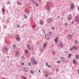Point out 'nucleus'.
Wrapping results in <instances>:
<instances>
[{
	"instance_id": "obj_1",
	"label": "nucleus",
	"mask_w": 79,
	"mask_h": 79,
	"mask_svg": "<svg viewBox=\"0 0 79 79\" xmlns=\"http://www.w3.org/2000/svg\"><path fill=\"white\" fill-rule=\"evenodd\" d=\"M31 60L32 61V62L33 63V64H37V62H36L35 60H34L33 58H31Z\"/></svg>"
},
{
	"instance_id": "obj_2",
	"label": "nucleus",
	"mask_w": 79,
	"mask_h": 79,
	"mask_svg": "<svg viewBox=\"0 0 79 79\" xmlns=\"http://www.w3.org/2000/svg\"><path fill=\"white\" fill-rule=\"evenodd\" d=\"M75 20L76 21L77 23L79 24V19L77 17H75Z\"/></svg>"
},
{
	"instance_id": "obj_3",
	"label": "nucleus",
	"mask_w": 79,
	"mask_h": 79,
	"mask_svg": "<svg viewBox=\"0 0 79 79\" xmlns=\"http://www.w3.org/2000/svg\"><path fill=\"white\" fill-rule=\"evenodd\" d=\"M74 4L72 3L71 5V9H74Z\"/></svg>"
},
{
	"instance_id": "obj_4",
	"label": "nucleus",
	"mask_w": 79,
	"mask_h": 79,
	"mask_svg": "<svg viewBox=\"0 0 79 79\" xmlns=\"http://www.w3.org/2000/svg\"><path fill=\"white\" fill-rule=\"evenodd\" d=\"M24 70L25 72L27 73V72H28V71H29V69H28V68H25Z\"/></svg>"
},
{
	"instance_id": "obj_5",
	"label": "nucleus",
	"mask_w": 79,
	"mask_h": 79,
	"mask_svg": "<svg viewBox=\"0 0 79 79\" xmlns=\"http://www.w3.org/2000/svg\"><path fill=\"white\" fill-rule=\"evenodd\" d=\"M16 39H17V41H19L20 40L19 37V36L18 35L16 36Z\"/></svg>"
},
{
	"instance_id": "obj_6",
	"label": "nucleus",
	"mask_w": 79,
	"mask_h": 79,
	"mask_svg": "<svg viewBox=\"0 0 79 79\" xmlns=\"http://www.w3.org/2000/svg\"><path fill=\"white\" fill-rule=\"evenodd\" d=\"M68 38L69 39H71L72 38V36L71 34H69L68 35Z\"/></svg>"
},
{
	"instance_id": "obj_7",
	"label": "nucleus",
	"mask_w": 79,
	"mask_h": 79,
	"mask_svg": "<svg viewBox=\"0 0 79 79\" xmlns=\"http://www.w3.org/2000/svg\"><path fill=\"white\" fill-rule=\"evenodd\" d=\"M16 56H19V52L18 51H17L16 52Z\"/></svg>"
},
{
	"instance_id": "obj_8",
	"label": "nucleus",
	"mask_w": 79,
	"mask_h": 79,
	"mask_svg": "<svg viewBox=\"0 0 79 79\" xmlns=\"http://www.w3.org/2000/svg\"><path fill=\"white\" fill-rule=\"evenodd\" d=\"M52 21V19H49L48 20V23H50Z\"/></svg>"
},
{
	"instance_id": "obj_9",
	"label": "nucleus",
	"mask_w": 79,
	"mask_h": 79,
	"mask_svg": "<svg viewBox=\"0 0 79 79\" xmlns=\"http://www.w3.org/2000/svg\"><path fill=\"white\" fill-rule=\"evenodd\" d=\"M72 18V17L71 16V15H69V20H71V19Z\"/></svg>"
},
{
	"instance_id": "obj_10",
	"label": "nucleus",
	"mask_w": 79,
	"mask_h": 79,
	"mask_svg": "<svg viewBox=\"0 0 79 79\" xmlns=\"http://www.w3.org/2000/svg\"><path fill=\"white\" fill-rule=\"evenodd\" d=\"M75 57L77 59V60H79V55H76L75 56Z\"/></svg>"
},
{
	"instance_id": "obj_11",
	"label": "nucleus",
	"mask_w": 79,
	"mask_h": 79,
	"mask_svg": "<svg viewBox=\"0 0 79 79\" xmlns=\"http://www.w3.org/2000/svg\"><path fill=\"white\" fill-rule=\"evenodd\" d=\"M46 39H50L49 37H48V35H46Z\"/></svg>"
},
{
	"instance_id": "obj_12",
	"label": "nucleus",
	"mask_w": 79,
	"mask_h": 79,
	"mask_svg": "<svg viewBox=\"0 0 79 79\" xmlns=\"http://www.w3.org/2000/svg\"><path fill=\"white\" fill-rule=\"evenodd\" d=\"M46 43H44L43 44V47L44 48H45V47H46Z\"/></svg>"
},
{
	"instance_id": "obj_13",
	"label": "nucleus",
	"mask_w": 79,
	"mask_h": 79,
	"mask_svg": "<svg viewBox=\"0 0 79 79\" xmlns=\"http://www.w3.org/2000/svg\"><path fill=\"white\" fill-rule=\"evenodd\" d=\"M25 11H26L27 13H29V10L27 9L26 10H25Z\"/></svg>"
},
{
	"instance_id": "obj_14",
	"label": "nucleus",
	"mask_w": 79,
	"mask_h": 79,
	"mask_svg": "<svg viewBox=\"0 0 79 79\" xmlns=\"http://www.w3.org/2000/svg\"><path fill=\"white\" fill-rule=\"evenodd\" d=\"M25 52L26 54H27V53H28V52H29V51L27 50H26L25 51Z\"/></svg>"
},
{
	"instance_id": "obj_15",
	"label": "nucleus",
	"mask_w": 79,
	"mask_h": 79,
	"mask_svg": "<svg viewBox=\"0 0 79 79\" xmlns=\"http://www.w3.org/2000/svg\"><path fill=\"white\" fill-rule=\"evenodd\" d=\"M46 9L47 11H48V10H49V6H48L47 7H46Z\"/></svg>"
},
{
	"instance_id": "obj_16",
	"label": "nucleus",
	"mask_w": 79,
	"mask_h": 79,
	"mask_svg": "<svg viewBox=\"0 0 79 79\" xmlns=\"http://www.w3.org/2000/svg\"><path fill=\"white\" fill-rule=\"evenodd\" d=\"M58 39V37H57L55 39V41H56V43L57 42V40Z\"/></svg>"
},
{
	"instance_id": "obj_17",
	"label": "nucleus",
	"mask_w": 79,
	"mask_h": 79,
	"mask_svg": "<svg viewBox=\"0 0 79 79\" xmlns=\"http://www.w3.org/2000/svg\"><path fill=\"white\" fill-rule=\"evenodd\" d=\"M29 46H30L29 45H28L27 46V47L28 48V49H29L30 50H31V48L29 47Z\"/></svg>"
},
{
	"instance_id": "obj_18",
	"label": "nucleus",
	"mask_w": 79,
	"mask_h": 79,
	"mask_svg": "<svg viewBox=\"0 0 79 79\" xmlns=\"http://www.w3.org/2000/svg\"><path fill=\"white\" fill-rule=\"evenodd\" d=\"M31 2L33 3H35V0H31Z\"/></svg>"
},
{
	"instance_id": "obj_19",
	"label": "nucleus",
	"mask_w": 79,
	"mask_h": 79,
	"mask_svg": "<svg viewBox=\"0 0 79 79\" xmlns=\"http://www.w3.org/2000/svg\"><path fill=\"white\" fill-rule=\"evenodd\" d=\"M71 56V54H69L68 55V57L69 58H70V57Z\"/></svg>"
},
{
	"instance_id": "obj_20",
	"label": "nucleus",
	"mask_w": 79,
	"mask_h": 79,
	"mask_svg": "<svg viewBox=\"0 0 79 79\" xmlns=\"http://www.w3.org/2000/svg\"><path fill=\"white\" fill-rule=\"evenodd\" d=\"M40 51L41 52H43V49L42 48H40Z\"/></svg>"
},
{
	"instance_id": "obj_21",
	"label": "nucleus",
	"mask_w": 79,
	"mask_h": 79,
	"mask_svg": "<svg viewBox=\"0 0 79 79\" xmlns=\"http://www.w3.org/2000/svg\"><path fill=\"white\" fill-rule=\"evenodd\" d=\"M61 60H62V61H64V58H63V57H61Z\"/></svg>"
},
{
	"instance_id": "obj_22",
	"label": "nucleus",
	"mask_w": 79,
	"mask_h": 79,
	"mask_svg": "<svg viewBox=\"0 0 79 79\" xmlns=\"http://www.w3.org/2000/svg\"><path fill=\"white\" fill-rule=\"evenodd\" d=\"M76 48V47H75V46H74L72 47V48L73 50H74L75 48Z\"/></svg>"
},
{
	"instance_id": "obj_23",
	"label": "nucleus",
	"mask_w": 79,
	"mask_h": 79,
	"mask_svg": "<svg viewBox=\"0 0 79 79\" xmlns=\"http://www.w3.org/2000/svg\"><path fill=\"white\" fill-rule=\"evenodd\" d=\"M60 46L61 47H63V44H60Z\"/></svg>"
},
{
	"instance_id": "obj_24",
	"label": "nucleus",
	"mask_w": 79,
	"mask_h": 79,
	"mask_svg": "<svg viewBox=\"0 0 79 79\" xmlns=\"http://www.w3.org/2000/svg\"><path fill=\"white\" fill-rule=\"evenodd\" d=\"M75 44H77V40H75Z\"/></svg>"
},
{
	"instance_id": "obj_25",
	"label": "nucleus",
	"mask_w": 79,
	"mask_h": 79,
	"mask_svg": "<svg viewBox=\"0 0 79 79\" xmlns=\"http://www.w3.org/2000/svg\"><path fill=\"white\" fill-rule=\"evenodd\" d=\"M24 16L25 19H26V18H27V16H26V15H24Z\"/></svg>"
},
{
	"instance_id": "obj_26",
	"label": "nucleus",
	"mask_w": 79,
	"mask_h": 79,
	"mask_svg": "<svg viewBox=\"0 0 79 79\" xmlns=\"http://www.w3.org/2000/svg\"><path fill=\"white\" fill-rule=\"evenodd\" d=\"M35 5L37 6H39V4H38V3H35Z\"/></svg>"
},
{
	"instance_id": "obj_27",
	"label": "nucleus",
	"mask_w": 79,
	"mask_h": 79,
	"mask_svg": "<svg viewBox=\"0 0 79 79\" xmlns=\"http://www.w3.org/2000/svg\"><path fill=\"white\" fill-rule=\"evenodd\" d=\"M13 47L14 49H15V48H16V45H13Z\"/></svg>"
},
{
	"instance_id": "obj_28",
	"label": "nucleus",
	"mask_w": 79,
	"mask_h": 79,
	"mask_svg": "<svg viewBox=\"0 0 79 79\" xmlns=\"http://www.w3.org/2000/svg\"><path fill=\"white\" fill-rule=\"evenodd\" d=\"M18 4V5H21V3L19 2H17Z\"/></svg>"
},
{
	"instance_id": "obj_29",
	"label": "nucleus",
	"mask_w": 79,
	"mask_h": 79,
	"mask_svg": "<svg viewBox=\"0 0 79 79\" xmlns=\"http://www.w3.org/2000/svg\"><path fill=\"white\" fill-rule=\"evenodd\" d=\"M75 62H76V60H74L73 62V64H75Z\"/></svg>"
},
{
	"instance_id": "obj_30",
	"label": "nucleus",
	"mask_w": 79,
	"mask_h": 79,
	"mask_svg": "<svg viewBox=\"0 0 79 79\" xmlns=\"http://www.w3.org/2000/svg\"><path fill=\"white\" fill-rule=\"evenodd\" d=\"M40 24H43V21H41L40 22Z\"/></svg>"
},
{
	"instance_id": "obj_31",
	"label": "nucleus",
	"mask_w": 79,
	"mask_h": 79,
	"mask_svg": "<svg viewBox=\"0 0 79 79\" xmlns=\"http://www.w3.org/2000/svg\"><path fill=\"white\" fill-rule=\"evenodd\" d=\"M6 48H3V50H6Z\"/></svg>"
},
{
	"instance_id": "obj_32",
	"label": "nucleus",
	"mask_w": 79,
	"mask_h": 79,
	"mask_svg": "<svg viewBox=\"0 0 79 79\" xmlns=\"http://www.w3.org/2000/svg\"><path fill=\"white\" fill-rule=\"evenodd\" d=\"M4 11H5V9H4L3 8L2 9V11L3 13L4 12Z\"/></svg>"
},
{
	"instance_id": "obj_33",
	"label": "nucleus",
	"mask_w": 79,
	"mask_h": 79,
	"mask_svg": "<svg viewBox=\"0 0 79 79\" xmlns=\"http://www.w3.org/2000/svg\"><path fill=\"white\" fill-rule=\"evenodd\" d=\"M28 65H29V66H31V62L29 63Z\"/></svg>"
},
{
	"instance_id": "obj_34",
	"label": "nucleus",
	"mask_w": 79,
	"mask_h": 79,
	"mask_svg": "<svg viewBox=\"0 0 79 79\" xmlns=\"http://www.w3.org/2000/svg\"><path fill=\"white\" fill-rule=\"evenodd\" d=\"M49 35H52V32H49Z\"/></svg>"
},
{
	"instance_id": "obj_35",
	"label": "nucleus",
	"mask_w": 79,
	"mask_h": 79,
	"mask_svg": "<svg viewBox=\"0 0 79 79\" xmlns=\"http://www.w3.org/2000/svg\"><path fill=\"white\" fill-rule=\"evenodd\" d=\"M73 50V48H71L70 49V51H72V50Z\"/></svg>"
},
{
	"instance_id": "obj_36",
	"label": "nucleus",
	"mask_w": 79,
	"mask_h": 79,
	"mask_svg": "<svg viewBox=\"0 0 79 79\" xmlns=\"http://www.w3.org/2000/svg\"><path fill=\"white\" fill-rule=\"evenodd\" d=\"M17 27H19V25L18 24L17 26Z\"/></svg>"
},
{
	"instance_id": "obj_37",
	"label": "nucleus",
	"mask_w": 79,
	"mask_h": 79,
	"mask_svg": "<svg viewBox=\"0 0 79 79\" xmlns=\"http://www.w3.org/2000/svg\"><path fill=\"white\" fill-rule=\"evenodd\" d=\"M22 59H23V60H24V56H23L22 57Z\"/></svg>"
},
{
	"instance_id": "obj_38",
	"label": "nucleus",
	"mask_w": 79,
	"mask_h": 79,
	"mask_svg": "<svg viewBox=\"0 0 79 79\" xmlns=\"http://www.w3.org/2000/svg\"><path fill=\"white\" fill-rule=\"evenodd\" d=\"M5 50H6V52H7V51H8V48H6Z\"/></svg>"
},
{
	"instance_id": "obj_39",
	"label": "nucleus",
	"mask_w": 79,
	"mask_h": 79,
	"mask_svg": "<svg viewBox=\"0 0 79 79\" xmlns=\"http://www.w3.org/2000/svg\"><path fill=\"white\" fill-rule=\"evenodd\" d=\"M45 76H46V77H48V74H46L45 75Z\"/></svg>"
},
{
	"instance_id": "obj_40",
	"label": "nucleus",
	"mask_w": 79,
	"mask_h": 79,
	"mask_svg": "<svg viewBox=\"0 0 79 79\" xmlns=\"http://www.w3.org/2000/svg\"><path fill=\"white\" fill-rule=\"evenodd\" d=\"M31 73H34V71L31 70Z\"/></svg>"
},
{
	"instance_id": "obj_41",
	"label": "nucleus",
	"mask_w": 79,
	"mask_h": 79,
	"mask_svg": "<svg viewBox=\"0 0 79 79\" xmlns=\"http://www.w3.org/2000/svg\"><path fill=\"white\" fill-rule=\"evenodd\" d=\"M33 27H36V25H34V26H33Z\"/></svg>"
},
{
	"instance_id": "obj_42",
	"label": "nucleus",
	"mask_w": 79,
	"mask_h": 79,
	"mask_svg": "<svg viewBox=\"0 0 79 79\" xmlns=\"http://www.w3.org/2000/svg\"><path fill=\"white\" fill-rule=\"evenodd\" d=\"M78 50V48L77 47H76V50Z\"/></svg>"
},
{
	"instance_id": "obj_43",
	"label": "nucleus",
	"mask_w": 79,
	"mask_h": 79,
	"mask_svg": "<svg viewBox=\"0 0 79 79\" xmlns=\"http://www.w3.org/2000/svg\"><path fill=\"white\" fill-rule=\"evenodd\" d=\"M21 65H24V63H21Z\"/></svg>"
},
{
	"instance_id": "obj_44",
	"label": "nucleus",
	"mask_w": 79,
	"mask_h": 79,
	"mask_svg": "<svg viewBox=\"0 0 79 79\" xmlns=\"http://www.w3.org/2000/svg\"><path fill=\"white\" fill-rule=\"evenodd\" d=\"M57 62H58V63H60V60H58Z\"/></svg>"
},
{
	"instance_id": "obj_45",
	"label": "nucleus",
	"mask_w": 79,
	"mask_h": 79,
	"mask_svg": "<svg viewBox=\"0 0 79 79\" xmlns=\"http://www.w3.org/2000/svg\"><path fill=\"white\" fill-rule=\"evenodd\" d=\"M49 5H50V4L49 3H48L47 4V5H48V6H49Z\"/></svg>"
},
{
	"instance_id": "obj_46",
	"label": "nucleus",
	"mask_w": 79,
	"mask_h": 79,
	"mask_svg": "<svg viewBox=\"0 0 79 79\" xmlns=\"http://www.w3.org/2000/svg\"><path fill=\"white\" fill-rule=\"evenodd\" d=\"M46 65L47 66L48 65V63L47 62H46Z\"/></svg>"
},
{
	"instance_id": "obj_47",
	"label": "nucleus",
	"mask_w": 79,
	"mask_h": 79,
	"mask_svg": "<svg viewBox=\"0 0 79 79\" xmlns=\"http://www.w3.org/2000/svg\"><path fill=\"white\" fill-rule=\"evenodd\" d=\"M48 67L49 68H50V65H49L48 66Z\"/></svg>"
},
{
	"instance_id": "obj_48",
	"label": "nucleus",
	"mask_w": 79,
	"mask_h": 79,
	"mask_svg": "<svg viewBox=\"0 0 79 79\" xmlns=\"http://www.w3.org/2000/svg\"><path fill=\"white\" fill-rule=\"evenodd\" d=\"M10 2V1H8L7 2V4H9Z\"/></svg>"
},
{
	"instance_id": "obj_49",
	"label": "nucleus",
	"mask_w": 79,
	"mask_h": 79,
	"mask_svg": "<svg viewBox=\"0 0 79 79\" xmlns=\"http://www.w3.org/2000/svg\"><path fill=\"white\" fill-rule=\"evenodd\" d=\"M72 24H74V21H72Z\"/></svg>"
},
{
	"instance_id": "obj_50",
	"label": "nucleus",
	"mask_w": 79,
	"mask_h": 79,
	"mask_svg": "<svg viewBox=\"0 0 79 79\" xmlns=\"http://www.w3.org/2000/svg\"><path fill=\"white\" fill-rule=\"evenodd\" d=\"M52 29L53 30H54L55 29V28H54V27H52Z\"/></svg>"
},
{
	"instance_id": "obj_51",
	"label": "nucleus",
	"mask_w": 79,
	"mask_h": 79,
	"mask_svg": "<svg viewBox=\"0 0 79 79\" xmlns=\"http://www.w3.org/2000/svg\"><path fill=\"white\" fill-rule=\"evenodd\" d=\"M43 32H44V33H45V31H44V29H43Z\"/></svg>"
},
{
	"instance_id": "obj_52",
	"label": "nucleus",
	"mask_w": 79,
	"mask_h": 79,
	"mask_svg": "<svg viewBox=\"0 0 79 79\" xmlns=\"http://www.w3.org/2000/svg\"><path fill=\"white\" fill-rule=\"evenodd\" d=\"M22 79H26V77H24V78H23Z\"/></svg>"
},
{
	"instance_id": "obj_53",
	"label": "nucleus",
	"mask_w": 79,
	"mask_h": 79,
	"mask_svg": "<svg viewBox=\"0 0 79 79\" xmlns=\"http://www.w3.org/2000/svg\"><path fill=\"white\" fill-rule=\"evenodd\" d=\"M52 54L53 55H54V54H55V52H53L52 53Z\"/></svg>"
},
{
	"instance_id": "obj_54",
	"label": "nucleus",
	"mask_w": 79,
	"mask_h": 79,
	"mask_svg": "<svg viewBox=\"0 0 79 79\" xmlns=\"http://www.w3.org/2000/svg\"><path fill=\"white\" fill-rule=\"evenodd\" d=\"M38 72H39V73H40V70H38Z\"/></svg>"
},
{
	"instance_id": "obj_55",
	"label": "nucleus",
	"mask_w": 79,
	"mask_h": 79,
	"mask_svg": "<svg viewBox=\"0 0 79 79\" xmlns=\"http://www.w3.org/2000/svg\"><path fill=\"white\" fill-rule=\"evenodd\" d=\"M77 72H78V74H79V70H78L77 71Z\"/></svg>"
},
{
	"instance_id": "obj_56",
	"label": "nucleus",
	"mask_w": 79,
	"mask_h": 79,
	"mask_svg": "<svg viewBox=\"0 0 79 79\" xmlns=\"http://www.w3.org/2000/svg\"><path fill=\"white\" fill-rule=\"evenodd\" d=\"M24 77H24V76H22V78H23H23H24Z\"/></svg>"
},
{
	"instance_id": "obj_57",
	"label": "nucleus",
	"mask_w": 79,
	"mask_h": 79,
	"mask_svg": "<svg viewBox=\"0 0 79 79\" xmlns=\"http://www.w3.org/2000/svg\"><path fill=\"white\" fill-rule=\"evenodd\" d=\"M56 71H58V69H57L56 70Z\"/></svg>"
},
{
	"instance_id": "obj_58",
	"label": "nucleus",
	"mask_w": 79,
	"mask_h": 79,
	"mask_svg": "<svg viewBox=\"0 0 79 79\" xmlns=\"http://www.w3.org/2000/svg\"><path fill=\"white\" fill-rule=\"evenodd\" d=\"M4 28H6V26H4Z\"/></svg>"
},
{
	"instance_id": "obj_59",
	"label": "nucleus",
	"mask_w": 79,
	"mask_h": 79,
	"mask_svg": "<svg viewBox=\"0 0 79 79\" xmlns=\"http://www.w3.org/2000/svg\"><path fill=\"white\" fill-rule=\"evenodd\" d=\"M65 26H66V24H67L66 23H65Z\"/></svg>"
},
{
	"instance_id": "obj_60",
	"label": "nucleus",
	"mask_w": 79,
	"mask_h": 79,
	"mask_svg": "<svg viewBox=\"0 0 79 79\" xmlns=\"http://www.w3.org/2000/svg\"><path fill=\"white\" fill-rule=\"evenodd\" d=\"M78 10H79V6L78 7Z\"/></svg>"
},
{
	"instance_id": "obj_61",
	"label": "nucleus",
	"mask_w": 79,
	"mask_h": 79,
	"mask_svg": "<svg viewBox=\"0 0 79 79\" xmlns=\"http://www.w3.org/2000/svg\"><path fill=\"white\" fill-rule=\"evenodd\" d=\"M28 5H30V3H28Z\"/></svg>"
},
{
	"instance_id": "obj_62",
	"label": "nucleus",
	"mask_w": 79,
	"mask_h": 79,
	"mask_svg": "<svg viewBox=\"0 0 79 79\" xmlns=\"http://www.w3.org/2000/svg\"><path fill=\"white\" fill-rule=\"evenodd\" d=\"M58 18H60V16H58Z\"/></svg>"
},
{
	"instance_id": "obj_63",
	"label": "nucleus",
	"mask_w": 79,
	"mask_h": 79,
	"mask_svg": "<svg viewBox=\"0 0 79 79\" xmlns=\"http://www.w3.org/2000/svg\"><path fill=\"white\" fill-rule=\"evenodd\" d=\"M76 64H77V62H76Z\"/></svg>"
},
{
	"instance_id": "obj_64",
	"label": "nucleus",
	"mask_w": 79,
	"mask_h": 79,
	"mask_svg": "<svg viewBox=\"0 0 79 79\" xmlns=\"http://www.w3.org/2000/svg\"><path fill=\"white\" fill-rule=\"evenodd\" d=\"M48 79H51V78H49Z\"/></svg>"
}]
</instances>
